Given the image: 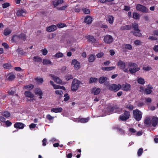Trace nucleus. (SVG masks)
<instances>
[{
  "label": "nucleus",
  "mask_w": 158,
  "mask_h": 158,
  "mask_svg": "<svg viewBox=\"0 0 158 158\" xmlns=\"http://www.w3.org/2000/svg\"><path fill=\"white\" fill-rule=\"evenodd\" d=\"M144 122L145 125L148 127H156L158 125V118L154 116L151 118L147 117L145 119Z\"/></svg>",
  "instance_id": "1"
},
{
  "label": "nucleus",
  "mask_w": 158,
  "mask_h": 158,
  "mask_svg": "<svg viewBox=\"0 0 158 158\" xmlns=\"http://www.w3.org/2000/svg\"><path fill=\"white\" fill-rule=\"evenodd\" d=\"M128 65L130 67L129 72L131 74H135L136 72L139 71L140 69L139 67L135 63L130 62L128 63Z\"/></svg>",
  "instance_id": "2"
},
{
  "label": "nucleus",
  "mask_w": 158,
  "mask_h": 158,
  "mask_svg": "<svg viewBox=\"0 0 158 158\" xmlns=\"http://www.w3.org/2000/svg\"><path fill=\"white\" fill-rule=\"evenodd\" d=\"M83 83L78 79L74 78L73 79L71 86V89L72 91H76L78 89L81 85Z\"/></svg>",
  "instance_id": "3"
},
{
  "label": "nucleus",
  "mask_w": 158,
  "mask_h": 158,
  "mask_svg": "<svg viewBox=\"0 0 158 158\" xmlns=\"http://www.w3.org/2000/svg\"><path fill=\"white\" fill-rule=\"evenodd\" d=\"M133 116L136 120L139 121L141 120L142 117V113L138 109H136L133 111Z\"/></svg>",
  "instance_id": "4"
},
{
  "label": "nucleus",
  "mask_w": 158,
  "mask_h": 158,
  "mask_svg": "<svg viewBox=\"0 0 158 158\" xmlns=\"http://www.w3.org/2000/svg\"><path fill=\"white\" fill-rule=\"evenodd\" d=\"M117 65L119 67L120 69L123 70L124 72L128 73L129 70L128 68H126V63L121 60H119L117 63Z\"/></svg>",
  "instance_id": "5"
},
{
  "label": "nucleus",
  "mask_w": 158,
  "mask_h": 158,
  "mask_svg": "<svg viewBox=\"0 0 158 158\" xmlns=\"http://www.w3.org/2000/svg\"><path fill=\"white\" fill-rule=\"evenodd\" d=\"M27 37L25 34L23 33H21L18 35L13 36L11 40L13 41L16 42L17 39H21L25 41Z\"/></svg>",
  "instance_id": "6"
},
{
  "label": "nucleus",
  "mask_w": 158,
  "mask_h": 158,
  "mask_svg": "<svg viewBox=\"0 0 158 158\" xmlns=\"http://www.w3.org/2000/svg\"><path fill=\"white\" fill-rule=\"evenodd\" d=\"M130 115L129 111L125 110L124 111L123 114L119 116V119L121 121H126L129 118Z\"/></svg>",
  "instance_id": "7"
},
{
  "label": "nucleus",
  "mask_w": 158,
  "mask_h": 158,
  "mask_svg": "<svg viewBox=\"0 0 158 158\" xmlns=\"http://www.w3.org/2000/svg\"><path fill=\"white\" fill-rule=\"evenodd\" d=\"M136 9L137 10L140 11L143 13H147L149 10L145 6L140 4H137L136 6Z\"/></svg>",
  "instance_id": "8"
},
{
  "label": "nucleus",
  "mask_w": 158,
  "mask_h": 158,
  "mask_svg": "<svg viewBox=\"0 0 158 158\" xmlns=\"http://www.w3.org/2000/svg\"><path fill=\"white\" fill-rule=\"evenodd\" d=\"M121 88V85L120 84H112L109 86V90L110 91L116 92L118 91Z\"/></svg>",
  "instance_id": "9"
},
{
  "label": "nucleus",
  "mask_w": 158,
  "mask_h": 158,
  "mask_svg": "<svg viewBox=\"0 0 158 158\" xmlns=\"http://www.w3.org/2000/svg\"><path fill=\"white\" fill-rule=\"evenodd\" d=\"M113 38L112 37L108 35H107L104 37L103 41L106 44H110L113 41Z\"/></svg>",
  "instance_id": "10"
},
{
  "label": "nucleus",
  "mask_w": 158,
  "mask_h": 158,
  "mask_svg": "<svg viewBox=\"0 0 158 158\" xmlns=\"http://www.w3.org/2000/svg\"><path fill=\"white\" fill-rule=\"evenodd\" d=\"M123 109L117 107L116 106H114L111 108H110L108 109V111L111 112L113 113L114 112H118V113L122 112Z\"/></svg>",
  "instance_id": "11"
},
{
  "label": "nucleus",
  "mask_w": 158,
  "mask_h": 158,
  "mask_svg": "<svg viewBox=\"0 0 158 158\" xmlns=\"http://www.w3.org/2000/svg\"><path fill=\"white\" fill-rule=\"evenodd\" d=\"M72 64L74 65V68L75 70H78L80 68V63L76 59L72 60Z\"/></svg>",
  "instance_id": "12"
},
{
  "label": "nucleus",
  "mask_w": 158,
  "mask_h": 158,
  "mask_svg": "<svg viewBox=\"0 0 158 158\" xmlns=\"http://www.w3.org/2000/svg\"><path fill=\"white\" fill-rule=\"evenodd\" d=\"M24 127V124L20 122H17L14 125V127L18 129H23Z\"/></svg>",
  "instance_id": "13"
},
{
  "label": "nucleus",
  "mask_w": 158,
  "mask_h": 158,
  "mask_svg": "<svg viewBox=\"0 0 158 158\" xmlns=\"http://www.w3.org/2000/svg\"><path fill=\"white\" fill-rule=\"evenodd\" d=\"M34 92L35 94L40 96L39 97L40 99L42 98V96L43 95V93L40 89L38 88H36L35 89Z\"/></svg>",
  "instance_id": "14"
},
{
  "label": "nucleus",
  "mask_w": 158,
  "mask_h": 158,
  "mask_svg": "<svg viewBox=\"0 0 158 158\" xmlns=\"http://www.w3.org/2000/svg\"><path fill=\"white\" fill-rule=\"evenodd\" d=\"M131 85L127 83L125 84H123L121 85L122 89L124 91H130V90Z\"/></svg>",
  "instance_id": "15"
},
{
  "label": "nucleus",
  "mask_w": 158,
  "mask_h": 158,
  "mask_svg": "<svg viewBox=\"0 0 158 158\" xmlns=\"http://www.w3.org/2000/svg\"><path fill=\"white\" fill-rule=\"evenodd\" d=\"M57 28L56 25H53L48 27L46 28V31L48 32H51L55 31Z\"/></svg>",
  "instance_id": "16"
},
{
  "label": "nucleus",
  "mask_w": 158,
  "mask_h": 158,
  "mask_svg": "<svg viewBox=\"0 0 158 158\" xmlns=\"http://www.w3.org/2000/svg\"><path fill=\"white\" fill-rule=\"evenodd\" d=\"M100 91L101 89L99 88H96V87H94L91 89V92L92 93L94 94V95H96L99 94Z\"/></svg>",
  "instance_id": "17"
},
{
  "label": "nucleus",
  "mask_w": 158,
  "mask_h": 158,
  "mask_svg": "<svg viewBox=\"0 0 158 158\" xmlns=\"http://www.w3.org/2000/svg\"><path fill=\"white\" fill-rule=\"evenodd\" d=\"M84 22L88 24H91L92 21V18L89 16H86L84 19Z\"/></svg>",
  "instance_id": "18"
},
{
  "label": "nucleus",
  "mask_w": 158,
  "mask_h": 158,
  "mask_svg": "<svg viewBox=\"0 0 158 158\" xmlns=\"http://www.w3.org/2000/svg\"><path fill=\"white\" fill-rule=\"evenodd\" d=\"M51 111L55 113H60L62 111L63 109L61 107L58 108H53L51 109Z\"/></svg>",
  "instance_id": "19"
},
{
  "label": "nucleus",
  "mask_w": 158,
  "mask_h": 158,
  "mask_svg": "<svg viewBox=\"0 0 158 158\" xmlns=\"http://www.w3.org/2000/svg\"><path fill=\"white\" fill-rule=\"evenodd\" d=\"M86 38L87 39L89 42L93 43L96 40L94 37L92 35H89L86 36Z\"/></svg>",
  "instance_id": "20"
},
{
  "label": "nucleus",
  "mask_w": 158,
  "mask_h": 158,
  "mask_svg": "<svg viewBox=\"0 0 158 158\" xmlns=\"http://www.w3.org/2000/svg\"><path fill=\"white\" fill-rule=\"evenodd\" d=\"M24 95L27 97L30 98H33L34 97V95L29 91H26L24 93Z\"/></svg>",
  "instance_id": "21"
},
{
  "label": "nucleus",
  "mask_w": 158,
  "mask_h": 158,
  "mask_svg": "<svg viewBox=\"0 0 158 158\" xmlns=\"http://www.w3.org/2000/svg\"><path fill=\"white\" fill-rule=\"evenodd\" d=\"M115 68V66H110L107 67H102V68L101 69L102 70L104 71H110L113 70H114Z\"/></svg>",
  "instance_id": "22"
},
{
  "label": "nucleus",
  "mask_w": 158,
  "mask_h": 158,
  "mask_svg": "<svg viewBox=\"0 0 158 158\" xmlns=\"http://www.w3.org/2000/svg\"><path fill=\"white\" fill-rule=\"evenodd\" d=\"M52 77L53 80L56 83L59 84H61L62 82V80L58 77H56L54 75L52 76Z\"/></svg>",
  "instance_id": "23"
},
{
  "label": "nucleus",
  "mask_w": 158,
  "mask_h": 158,
  "mask_svg": "<svg viewBox=\"0 0 158 158\" xmlns=\"http://www.w3.org/2000/svg\"><path fill=\"white\" fill-rule=\"evenodd\" d=\"M131 26V27H132L135 31H140V30L139 29L138 24L137 23H132Z\"/></svg>",
  "instance_id": "24"
},
{
  "label": "nucleus",
  "mask_w": 158,
  "mask_h": 158,
  "mask_svg": "<svg viewBox=\"0 0 158 158\" xmlns=\"http://www.w3.org/2000/svg\"><path fill=\"white\" fill-rule=\"evenodd\" d=\"M107 80V78L106 77H101L98 80V82L100 84L104 83Z\"/></svg>",
  "instance_id": "25"
},
{
  "label": "nucleus",
  "mask_w": 158,
  "mask_h": 158,
  "mask_svg": "<svg viewBox=\"0 0 158 158\" xmlns=\"http://www.w3.org/2000/svg\"><path fill=\"white\" fill-rule=\"evenodd\" d=\"M131 29V25H126L124 26H122L121 27V29L123 30H130Z\"/></svg>",
  "instance_id": "26"
},
{
  "label": "nucleus",
  "mask_w": 158,
  "mask_h": 158,
  "mask_svg": "<svg viewBox=\"0 0 158 158\" xmlns=\"http://www.w3.org/2000/svg\"><path fill=\"white\" fill-rule=\"evenodd\" d=\"M79 119L78 121V122L84 123L88 122L89 120V118H80L79 117Z\"/></svg>",
  "instance_id": "27"
},
{
  "label": "nucleus",
  "mask_w": 158,
  "mask_h": 158,
  "mask_svg": "<svg viewBox=\"0 0 158 158\" xmlns=\"http://www.w3.org/2000/svg\"><path fill=\"white\" fill-rule=\"evenodd\" d=\"M33 60L35 62H41L42 61V59L38 56H35L33 57Z\"/></svg>",
  "instance_id": "28"
},
{
  "label": "nucleus",
  "mask_w": 158,
  "mask_h": 158,
  "mask_svg": "<svg viewBox=\"0 0 158 158\" xmlns=\"http://www.w3.org/2000/svg\"><path fill=\"white\" fill-rule=\"evenodd\" d=\"M26 11L24 10L21 9V10L18 11L17 13V15L19 16H20L23 15V14H26Z\"/></svg>",
  "instance_id": "29"
},
{
  "label": "nucleus",
  "mask_w": 158,
  "mask_h": 158,
  "mask_svg": "<svg viewBox=\"0 0 158 158\" xmlns=\"http://www.w3.org/2000/svg\"><path fill=\"white\" fill-rule=\"evenodd\" d=\"M114 17L112 15H109L107 16V20L110 24H112L113 23Z\"/></svg>",
  "instance_id": "30"
},
{
  "label": "nucleus",
  "mask_w": 158,
  "mask_h": 158,
  "mask_svg": "<svg viewBox=\"0 0 158 158\" xmlns=\"http://www.w3.org/2000/svg\"><path fill=\"white\" fill-rule=\"evenodd\" d=\"M96 59L95 56L93 54L90 55L88 58V61L89 62H93Z\"/></svg>",
  "instance_id": "31"
},
{
  "label": "nucleus",
  "mask_w": 158,
  "mask_h": 158,
  "mask_svg": "<svg viewBox=\"0 0 158 158\" xmlns=\"http://www.w3.org/2000/svg\"><path fill=\"white\" fill-rule=\"evenodd\" d=\"M8 76V79L10 81H12L13 80L15 77V75L12 73H10Z\"/></svg>",
  "instance_id": "32"
},
{
  "label": "nucleus",
  "mask_w": 158,
  "mask_h": 158,
  "mask_svg": "<svg viewBox=\"0 0 158 158\" xmlns=\"http://www.w3.org/2000/svg\"><path fill=\"white\" fill-rule=\"evenodd\" d=\"M42 63L44 65H48L49 64L52 65L53 64L51 61L48 59H44Z\"/></svg>",
  "instance_id": "33"
},
{
  "label": "nucleus",
  "mask_w": 158,
  "mask_h": 158,
  "mask_svg": "<svg viewBox=\"0 0 158 158\" xmlns=\"http://www.w3.org/2000/svg\"><path fill=\"white\" fill-rule=\"evenodd\" d=\"M133 18L135 19H139L140 18L139 14L136 12L133 13Z\"/></svg>",
  "instance_id": "34"
},
{
  "label": "nucleus",
  "mask_w": 158,
  "mask_h": 158,
  "mask_svg": "<svg viewBox=\"0 0 158 158\" xmlns=\"http://www.w3.org/2000/svg\"><path fill=\"white\" fill-rule=\"evenodd\" d=\"M137 81L139 84L141 85H144L145 83L144 79L141 77L138 78L137 79Z\"/></svg>",
  "instance_id": "35"
},
{
  "label": "nucleus",
  "mask_w": 158,
  "mask_h": 158,
  "mask_svg": "<svg viewBox=\"0 0 158 158\" xmlns=\"http://www.w3.org/2000/svg\"><path fill=\"white\" fill-rule=\"evenodd\" d=\"M116 129L118 131L121 135H124L125 134V131L122 128L119 127H117Z\"/></svg>",
  "instance_id": "36"
},
{
  "label": "nucleus",
  "mask_w": 158,
  "mask_h": 158,
  "mask_svg": "<svg viewBox=\"0 0 158 158\" xmlns=\"http://www.w3.org/2000/svg\"><path fill=\"white\" fill-rule=\"evenodd\" d=\"M34 87V85L32 84H30L28 85H25L24 86V88L28 89L29 90L32 89Z\"/></svg>",
  "instance_id": "37"
},
{
  "label": "nucleus",
  "mask_w": 158,
  "mask_h": 158,
  "mask_svg": "<svg viewBox=\"0 0 158 158\" xmlns=\"http://www.w3.org/2000/svg\"><path fill=\"white\" fill-rule=\"evenodd\" d=\"M3 67L4 68L6 69H11L12 67L11 64L10 63L5 64L3 65Z\"/></svg>",
  "instance_id": "38"
},
{
  "label": "nucleus",
  "mask_w": 158,
  "mask_h": 158,
  "mask_svg": "<svg viewBox=\"0 0 158 158\" xmlns=\"http://www.w3.org/2000/svg\"><path fill=\"white\" fill-rule=\"evenodd\" d=\"M98 81V79L95 77H91L90 78L89 81V84H91L93 83L97 82Z\"/></svg>",
  "instance_id": "39"
},
{
  "label": "nucleus",
  "mask_w": 158,
  "mask_h": 158,
  "mask_svg": "<svg viewBox=\"0 0 158 158\" xmlns=\"http://www.w3.org/2000/svg\"><path fill=\"white\" fill-rule=\"evenodd\" d=\"M131 31V32L133 34V35L135 36H136L140 37L141 36V34L140 33L139 31Z\"/></svg>",
  "instance_id": "40"
},
{
  "label": "nucleus",
  "mask_w": 158,
  "mask_h": 158,
  "mask_svg": "<svg viewBox=\"0 0 158 158\" xmlns=\"http://www.w3.org/2000/svg\"><path fill=\"white\" fill-rule=\"evenodd\" d=\"M11 33V31L8 29L6 28L4 30V34L5 36L9 35Z\"/></svg>",
  "instance_id": "41"
},
{
  "label": "nucleus",
  "mask_w": 158,
  "mask_h": 158,
  "mask_svg": "<svg viewBox=\"0 0 158 158\" xmlns=\"http://www.w3.org/2000/svg\"><path fill=\"white\" fill-rule=\"evenodd\" d=\"M125 106L126 108L130 110H132L134 108L133 106L131 104H126Z\"/></svg>",
  "instance_id": "42"
},
{
  "label": "nucleus",
  "mask_w": 158,
  "mask_h": 158,
  "mask_svg": "<svg viewBox=\"0 0 158 158\" xmlns=\"http://www.w3.org/2000/svg\"><path fill=\"white\" fill-rule=\"evenodd\" d=\"M2 115L6 118H8L10 116V114L8 111H6L2 113Z\"/></svg>",
  "instance_id": "43"
},
{
  "label": "nucleus",
  "mask_w": 158,
  "mask_h": 158,
  "mask_svg": "<svg viewBox=\"0 0 158 158\" xmlns=\"http://www.w3.org/2000/svg\"><path fill=\"white\" fill-rule=\"evenodd\" d=\"M63 56L64 55L62 53L60 52H58L54 55V56L57 58L61 57Z\"/></svg>",
  "instance_id": "44"
},
{
  "label": "nucleus",
  "mask_w": 158,
  "mask_h": 158,
  "mask_svg": "<svg viewBox=\"0 0 158 158\" xmlns=\"http://www.w3.org/2000/svg\"><path fill=\"white\" fill-rule=\"evenodd\" d=\"M82 10L86 14H89L90 13V11L89 9L87 8H83L82 9Z\"/></svg>",
  "instance_id": "45"
},
{
  "label": "nucleus",
  "mask_w": 158,
  "mask_h": 158,
  "mask_svg": "<svg viewBox=\"0 0 158 158\" xmlns=\"http://www.w3.org/2000/svg\"><path fill=\"white\" fill-rule=\"evenodd\" d=\"M65 79L66 81H68L71 79H73V76L70 74H68L66 75L65 77Z\"/></svg>",
  "instance_id": "46"
},
{
  "label": "nucleus",
  "mask_w": 158,
  "mask_h": 158,
  "mask_svg": "<svg viewBox=\"0 0 158 158\" xmlns=\"http://www.w3.org/2000/svg\"><path fill=\"white\" fill-rule=\"evenodd\" d=\"M64 97H65L64 99V102H67L69 99L70 97L67 93H65L64 94Z\"/></svg>",
  "instance_id": "47"
},
{
  "label": "nucleus",
  "mask_w": 158,
  "mask_h": 158,
  "mask_svg": "<svg viewBox=\"0 0 158 158\" xmlns=\"http://www.w3.org/2000/svg\"><path fill=\"white\" fill-rule=\"evenodd\" d=\"M35 80H36L37 83L38 84L42 83L44 81L43 79L42 78H35Z\"/></svg>",
  "instance_id": "48"
},
{
  "label": "nucleus",
  "mask_w": 158,
  "mask_h": 158,
  "mask_svg": "<svg viewBox=\"0 0 158 158\" xmlns=\"http://www.w3.org/2000/svg\"><path fill=\"white\" fill-rule=\"evenodd\" d=\"M125 48L126 49L131 50L132 49V47L130 44H126L124 45Z\"/></svg>",
  "instance_id": "49"
},
{
  "label": "nucleus",
  "mask_w": 158,
  "mask_h": 158,
  "mask_svg": "<svg viewBox=\"0 0 158 158\" xmlns=\"http://www.w3.org/2000/svg\"><path fill=\"white\" fill-rule=\"evenodd\" d=\"M10 5L9 3L5 2L2 4V7L3 8H6L10 6Z\"/></svg>",
  "instance_id": "50"
},
{
  "label": "nucleus",
  "mask_w": 158,
  "mask_h": 158,
  "mask_svg": "<svg viewBox=\"0 0 158 158\" xmlns=\"http://www.w3.org/2000/svg\"><path fill=\"white\" fill-rule=\"evenodd\" d=\"M143 152V150L142 148H139L137 152V155L138 156H141Z\"/></svg>",
  "instance_id": "51"
},
{
  "label": "nucleus",
  "mask_w": 158,
  "mask_h": 158,
  "mask_svg": "<svg viewBox=\"0 0 158 158\" xmlns=\"http://www.w3.org/2000/svg\"><path fill=\"white\" fill-rule=\"evenodd\" d=\"M148 39L151 40H156L158 39V38L157 37L154 36H149L148 38Z\"/></svg>",
  "instance_id": "52"
},
{
  "label": "nucleus",
  "mask_w": 158,
  "mask_h": 158,
  "mask_svg": "<svg viewBox=\"0 0 158 158\" xmlns=\"http://www.w3.org/2000/svg\"><path fill=\"white\" fill-rule=\"evenodd\" d=\"M46 118L48 120L50 121L54 119V117L52 116L49 114H48L46 115Z\"/></svg>",
  "instance_id": "53"
},
{
  "label": "nucleus",
  "mask_w": 158,
  "mask_h": 158,
  "mask_svg": "<svg viewBox=\"0 0 158 158\" xmlns=\"http://www.w3.org/2000/svg\"><path fill=\"white\" fill-rule=\"evenodd\" d=\"M57 26L59 28H62L65 27L66 26V25L65 23H61L58 24L57 25Z\"/></svg>",
  "instance_id": "54"
},
{
  "label": "nucleus",
  "mask_w": 158,
  "mask_h": 158,
  "mask_svg": "<svg viewBox=\"0 0 158 158\" xmlns=\"http://www.w3.org/2000/svg\"><path fill=\"white\" fill-rule=\"evenodd\" d=\"M152 69V67H151L148 66L147 67H143V69L145 71H148Z\"/></svg>",
  "instance_id": "55"
},
{
  "label": "nucleus",
  "mask_w": 158,
  "mask_h": 158,
  "mask_svg": "<svg viewBox=\"0 0 158 158\" xmlns=\"http://www.w3.org/2000/svg\"><path fill=\"white\" fill-rule=\"evenodd\" d=\"M104 55V53L103 52L98 53L96 55V56L98 58H100L102 57Z\"/></svg>",
  "instance_id": "56"
},
{
  "label": "nucleus",
  "mask_w": 158,
  "mask_h": 158,
  "mask_svg": "<svg viewBox=\"0 0 158 158\" xmlns=\"http://www.w3.org/2000/svg\"><path fill=\"white\" fill-rule=\"evenodd\" d=\"M55 93L57 95H61L63 94V92L61 90H57L55 91Z\"/></svg>",
  "instance_id": "57"
},
{
  "label": "nucleus",
  "mask_w": 158,
  "mask_h": 158,
  "mask_svg": "<svg viewBox=\"0 0 158 158\" xmlns=\"http://www.w3.org/2000/svg\"><path fill=\"white\" fill-rule=\"evenodd\" d=\"M145 91L146 94H150L152 92V90L149 89H145Z\"/></svg>",
  "instance_id": "58"
},
{
  "label": "nucleus",
  "mask_w": 158,
  "mask_h": 158,
  "mask_svg": "<svg viewBox=\"0 0 158 158\" xmlns=\"http://www.w3.org/2000/svg\"><path fill=\"white\" fill-rule=\"evenodd\" d=\"M5 123L6 125L8 127L11 126L12 124V123L9 120H7L5 122Z\"/></svg>",
  "instance_id": "59"
},
{
  "label": "nucleus",
  "mask_w": 158,
  "mask_h": 158,
  "mask_svg": "<svg viewBox=\"0 0 158 158\" xmlns=\"http://www.w3.org/2000/svg\"><path fill=\"white\" fill-rule=\"evenodd\" d=\"M134 44L137 45H140L141 44L140 41L139 40H136L134 41Z\"/></svg>",
  "instance_id": "60"
},
{
  "label": "nucleus",
  "mask_w": 158,
  "mask_h": 158,
  "mask_svg": "<svg viewBox=\"0 0 158 158\" xmlns=\"http://www.w3.org/2000/svg\"><path fill=\"white\" fill-rule=\"evenodd\" d=\"M124 8L123 10L125 11H128L130 10V7L129 6H124Z\"/></svg>",
  "instance_id": "61"
},
{
  "label": "nucleus",
  "mask_w": 158,
  "mask_h": 158,
  "mask_svg": "<svg viewBox=\"0 0 158 158\" xmlns=\"http://www.w3.org/2000/svg\"><path fill=\"white\" fill-rule=\"evenodd\" d=\"M42 145L44 146L46 145V143H47V140L46 138L43 139L42 140Z\"/></svg>",
  "instance_id": "62"
},
{
  "label": "nucleus",
  "mask_w": 158,
  "mask_h": 158,
  "mask_svg": "<svg viewBox=\"0 0 158 158\" xmlns=\"http://www.w3.org/2000/svg\"><path fill=\"white\" fill-rule=\"evenodd\" d=\"M153 49L155 52H158V45H155L153 48Z\"/></svg>",
  "instance_id": "63"
},
{
  "label": "nucleus",
  "mask_w": 158,
  "mask_h": 158,
  "mask_svg": "<svg viewBox=\"0 0 158 158\" xmlns=\"http://www.w3.org/2000/svg\"><path fill=\"white\" fill-rule=\"evenodd\" d=\"M152 102V99L151 98H148L145 99L146 103H150Z\"/></svg>",
  "instance_id": "64"
}]
</instances>
